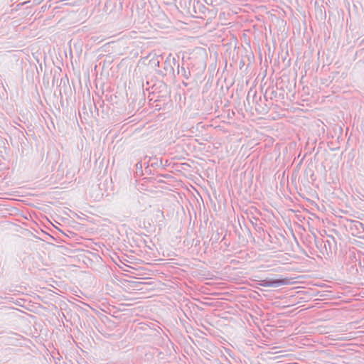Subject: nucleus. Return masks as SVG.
<instances>
[{
	"label": "nucleus",
	"instance_id": "nucleus-1",
	"mask_svg": "<svg viewBox=\"0 0 364 364\" xmlns=\"http://www.w3.org/2000/svg\"><path fill=\"white\" fill-rule=\"evenodd\" d=\"M178 63L176 59L172 56L171 53L168 54L163 63L162 69L159 70L158 73L163 77L169 76L171 78H175L174 66H177Z\"/></svg>",
	"mask_w": 364,
	"mask_h": 364
},
{
	"label": "nucleus",
	"instance_id": "nucleus-2",
	"mask_svg": "<svg viewBox=\"0 0 364 364\" xmlns=\"http://www.w3.org/2000/svg\"><path fill=\"white\" fill-rule=\"evenodd\" d=\"M316 247L320 249L321 252L325 255H332L333 249L336 248V243L333 237L331 240L320 239L315 240Z\"/></svg>",
	"mask_w": 364,
	"mask_h": 364
},
{
	"label": "nucleus",
	"instance_id": "nucleus-3",
	"mask_svg": "<svg viewBox=\"0 0 364 364\" xmlns=\"http://www.w3.org/2000/svg\"><path fill=\"white\" fill-rule=\"evenodd\" d=\"M349 229L351 234L358 237H364V226L362 223L358 220H353L349 225Z\"/></svg>",
	"mask_w": 364,
	"mask_h": 364
},
{
	"label": "nucleus",
	"instance_id": "nucleus-4",
	"mask_svg": "<svg viewBox=\"0 0 364 364\" xmlns=\"http://www.w3.org/2000/svg\"><path fill=\"white\" fill-rule=\"evenodd\" d=\"M289 284L287 278L267 279L262 281V285L266 287H279Z\"/></svg>",
	"mask_w": 364,
	"mask_h": 364
},
{
	"label": "nucleus",
	"instance_id": "nucleus-5",
	"mask_svg": "<svg viewBox=\"0 0 364 364\" xmlns=\"http://www.w3.org/2000/svg\"><path fill=\"white\" fill-rule=\"evenodd\" d=\"M193 8L198 18L204 19L207 17L206 11L208 8L200 1L193 0Z\"/></svg>",
	"mask_w": 364,
	"mask_h": 364
},
{
	"label": "nucleus",
	"instance_id": "nucleus-6",
	"mask_svg": "<svg viewBox=\"0 0 364 364\" xmlns=\"http://www.w3.org/2000/svg\"><path fill=\"white\" fill-rule=\"evenodd\" d=\"M181 74V75L186 79V80H188L189 77H191V70L190 69L188 68H186L183 67V65H182L180 68V65L179 63H177V74Z\"/></svg>",
	"mask_w": 364,
	"mask_h": 364
},
{
	"label": "nucleus",
	"instance_id": "nucleus-7",
	"mask_svg": "<svg viewBox=\"0 0 364 364\" xmlns=\"http://www.w3.org/2000/svg\"><path fill=\"white\" fill-rule=\"evenodd\" d=\"M204 1L208 6H210L212 9L217 10L225 3L224 0H204Z\"/></svg>",
	"mask_w": 364,
	"mask_h": 364
},
{
	"label": "nucleus",
	"instance_id": "nucleus-8",
	"mask_svg": "<svg viewBox=\"0 0 364 364\" xmlns=\"http://www.w3.org/2000/svg\"><path fill=\"white\" fill-rule=\"evenodd\" d=\"M218 11L217 9H207V11H206V14H207V17L208 19H212V18H215L217 14H218Z\"/></svg>",
	"mask_w": 364,
	"mask_h": 364
},
{
	"label": "nucleus",
	"instance_id": "nucleus-9",
	"mask_svg": "<svg viewBox=\"0 0 364 364\" xmlns=\"http://www.w3.org/2000/svg\"><path fill=\"white\" fill-rule=\"evenodd\" d=\"M135 104H136V101L134 99H133L132 101L131 102H129V108L130 109L129 112V114H131L133 112H134L135 110H138L139 109L140 103H138L137 107H136Z\"/></svg>",
	"mask_w": 364,
	"mask_h": 364
},
{
	"label": "nucleus",
	"instance_id": "nucleus-10",
	"mask_svg": "<svg viewBox=\"0 0 364 364\" xmlns=\"http://www.w3.org/2000/svg\"><path fill=\"white\" fill-rule=\"evenodd\" d=\"M142 163L141 161H138L136 164V175L142 176L143 175V171H142Z\"/></svg>",
	"mask_w": 364,
	"mask_h": 364
},
{
	"label": "nucleus",
	"instance_id": "nucleus-11",
	"mask_svg": "<svg viewBox=\"0 0 364 364\" xmlns=\"http://www.w3.org/2000/svg\"><path fill=\"white\" fill-rule=\"evenodd\" d=\"M151 65L154 66V67H159V65H160V60H159V57H157L156 58H154L152 60H151Z\"/></svg>",
	"mask_w": 364,
	"mask_h": 364
},
{
	"label": "nucleus",
	"instance_id": "nucleus-12",
	"mask_svg": "<svg viewBox=\"0 0 364 364\" xmlns=\"http://www.w3.org/2000/svg\"><path fill=\"white\" fill-rule=\"evenodd\" d=\"M277 95V91L275 90H272L271 93H270V96H269V98L272 100V98L274 97H276Z\"/></svg>",
	"mask_w": 364,
	"mask_h": 364
},
{
	"label": "nucleus",
	"instance_id": "nucleus-13",
	"mask_svg": "<svg viewBox=\"0 0 364 364\" xmlns=\"http://www.w3.org/2000/svg\"><path fill=\"white\" fill-rule=\"evenodd\" d=\"M252 92V90H250L248 94H247V100L249 101V97H250V92Z\"/></svg>",
	"mask_w": 364,
	"mask_h": 364
},
{
	"label": "nucleus",
	"instance_id": "nucleus-14",
	"mask_svg": "<svg viewBox=\"0 0 364 364\" xmlns=\"http://www.w3.org/2000/svg\"><path fill=\"white\" fill-rule=\"evenodd\" d=\"M267 90L266 91V93L264 95V97L265 100H267V97H268L267 95Z\"/></svg>",
	"mask_w": 364,
	"mask_h": 364
},
{
	"label": "nucleus",
	"instance_id": "nucleus-15",
	"mask_svg": "<svg viewBox=\"0 0 364 364\" xmlns=\"http://www.w3.org/2000/svg\"><path fill=\"white\" fill-rule=\"evenodd\" d=\"M202 65H203V68L204 69L205 68V65L204 62H202Z\"/></svg>",
	"mask_w": 364,
	"mask_h": 364
},
{
	"label": "nucleus",
	"instance_id": "nucleus-16",
	"mask_svg": "<svg viewBox=\"0 0 364 364\" xmlns=\"http://www.w3.org/2000/svg\"><path fill=\"white\" fill-rule=\"evenodd\" d=\"M256 96H257L256 92H254L253 97H256Z\"/></svg>",
	"mask_w": 364,
	"mask_h": 364
},
{
	"label": "nucleus",
	"instance_id": "nucleus-17",
	"mask_svg": "<svg viewBox=\"0 0 364 364\" xmlns=\"http://www.w3.org/2000/svg\"><path fill=\"white\" fill-rule=\"evenodd\" d=\"M157 164L156 162H154L153 164H151V166H154V165H156Z\"/></svg>",
	"mask_w": 364,
	"mask_h": 364
},
{
	"label": "nucleus",
	"instance_id": "nucleus-18",
	"mask_svg": "<svg viewBox=\"0 0 364 364\" xmlns=\"http://www.w3.org/2000/svg\"><path fill=\"white\" fill-rule=\"evenodd\" d=\"M192 0H189V4H191Z\"/></svg>",
	"mask_w": 364,
	"mask_h": 364
}]
</instances>
